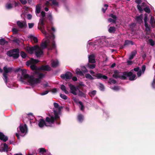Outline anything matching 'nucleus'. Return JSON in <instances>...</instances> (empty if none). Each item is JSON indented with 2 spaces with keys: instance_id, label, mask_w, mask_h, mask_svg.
I'll return each instance as SVG.
<instances>
[{
  "instance_id": "nucleus-4",
  "label": "nucleus",
  "mask_w": 155,
  "mask_h": 155,
  "mask_svg": "<svg viewBox=\"0 0 155 155\" xmlns=\"http://www.w3.org/2000/svg\"><path fill=\"white\" fill-rule=\"evenodd\" d=\"M7 55L9 57H12L14 59L18 58L19 56V50L18 48L13 49L8 51Z\"/></svg>"
},
{
  "instance_id": "nucleus-17",
  "label": "nucleus",
  "mask_w": 155,
  "mask_h": 155,
  "mask_svg": "<svg viewBox=\"0 0 155 155\" xmlns=\"http://www.w3.org/2000/svg\"><path fill=\"white\" fill-rule=\"evenodd\" d=\"M19 128L21 133H24L25 131H26V133L27 132L28 129L27 125L26 124H25L24 126H20Z\"/></svg>"
},
{
  "instance_id": "nucleus-13",
  "label": "nucleus",
  "mask_w": 155,
  "mask_h": 155,
  "mask_svg": "<svg viewBox=\"0 0 155 155\" xmlns=\"http://www.w3.org/2000/svg\"><path fill=\"white\" fill-rule=\"evenodd\" d=\"M93 76H95L98 79H106L108 78L107 76L105 75H103V74L99 73H97L95 75H93Z\"/></svg>"
},
{
  "instance_id": "nucleus-15",
  "label": "nucleus",
  "mask_w": 155,
  "mask_h": 155,
  "mask_svg": "<svg viewBox=\"0 0 155 155\" xmlns=\"http://www.w3.org/2000/svg\"><path fill=\"white\" fill-rule=\"evenodd\" d=\"M40 71L43 70L48 71H50L51 70V68L48 65H43L39 67Z\"/></svg>"
},
{
  "instance_id": "nucleus-40",
  "label": "nucleus",
  "mask_w": 155,
  "mask_h": 155,
  "mask_svg": "<svg viewBox=\"0 0 155 155\" xmlns=\"http://www.w3.org/2000/svg\"><path fill=\"white\" fill-rule=\"evenodd\" d=\"M20 55L23 58H25L26 57L27 54L24 51H21L20 52Z\"/></svg>"
},
{
  "instance_id": "nucleus-30",
  "label": "nucleus",
  "mask_w": 155,
  "mask_h": 155,
  "mask_svg": "<svg viewBox=\"0 0 155 155\" xmlns=\"http://www.w3.org/2000/svg\"><path fill=\"white\" fill-rule=\"evenodd\" d=\"M8 42L6 41L3 38L0 39V44L1 45H3L6 44L8 43Z\"/></svg>"
},
{
  "instance_id": "nucleus-62",
  "label": "nucleus",
  "mask_w": 155,
  "mask_h": 155,
  "mask_svg": "<svg viewBox=\"0 0 155 155\" xmlns=\"http://www.w3.org/2000/svg\"><path fill=\"white\" fill-rule=\"evenodd\" d=\"M151 85L153 88H155V78L153 79V82L152 83Z\"/></svg>"
},
{
  "instance_id": "nucleus-58",
  "label": "nucleus",
  "mask_w": 155,
  "mask_h": 155,
  "mask_svg": "<svg viewBox=\"0 0 155 155\" xmlns=\"http://www.w3.org/2000/svg\"><path fill=\"white\" fill-rule=\"evenodd\" d=\"M109 17H111L114 19H116V20L117 16L116 15H114L112 14H111L110 15Z\"/></svg>"
},
{
  "instance_id": "nucleus-28",
  "label": "nucleus",
  "mask_w": 155,
  "mask_h": 155,
  "mask_svg": "<svg viewBox=\"0 0 155 155\" xmlns=\"http://www.w3.org/2000/svg\"><path fill=\"white\" fill-rule=\"evenodd\" d=\"M41 49L43 50V49L47 48V42L45 41L44 42H42L41 44Z\"/></svg>"
},
{
  "instance_id": "nucleus-56",
  "label": "nucleus",
  "mask_w": 155,
  "mask_h": 155,
  "mask_svg": "<svg viewBox=\"0 0 155 155\" xmlns=\"http://www.w3.org/2000/svg\"><path fill=\"white\" fill-rule=\"evenodd\" d=\"M49 92V91L46 90L40 93V94L41 95H45L48 94Z\"/></svg>"
},
{
  "instance_id": "nucleus-11",
  "label": "nucleus",
  "mask_w": 155,
  "mask_h": 155,
  "mask_svg": "<svg viewBox=\"0 0 155 155\" xmlns=\"http://www.w3.org/2000/svg\"><path fill=\"white\" fill-rule=\"evenodd\" d=\"M72 76V74L70 72H68L66 73L65 74H61V77L62 79H65L66 81H67V80L71 79Z\"/></svg>"
},
{
  "instance_id": "nucleus-34",
  "label": "nucleus",
  "mask_w": 155,
  "mask_h": 155,
  "mask_svg": "<svg viewBox=\"0 0 155 155\" xmlns=\"http://www.w3.org/2000/svg\"><path fill=\"white\" fill-rule=\"evenodd\" d=\"M30 38L31 39V40H33L34 41L35 43H36L38 42V40L37 37L31 35L30 36Z\"/></svg>"
},
{
  "instance_id": "nucleus-42",
  "label": "nucleus",
  "mask_w": 155,
  "mask_h": 155,
  "mask_svg": "<svg viewBox=\"0 0 155 155\" xmlns=\"http://www.w3.org/2000/svg\"><path fill=\"white\" fill-rule=\"evenodd\" d=\"M78 104H80V105L81 106L80 109L81 110H84V107L83 104V103L81 101H79L78 102Z\"/></svg>"
},
{
  "instance_id": "nucleus-47",
  "label": "nucleus",
  "mask_w": 155,
  "mask_h": 155,
  "mask_svg": "<svg viewBox=\"0 0 155 155\" xmlns=\"http://www.w3.org/2000/svg\"><path fill=\"white\" fill-rule=\"evenodd\" d=\"M108 21L110 23H116V19H112L111 18H109L108 19Z\"/></svg>"
},
{
  "instance_id": "nucleus-9",
  "label": "nucleus",
  "mask_w": 155,
  "mask_h": 155,
  "mask_svg": "<svg viewBox=\"0 0 155 155\" xmlns=\"http://www.w3.org/2000/svg\"><path fill=\"white\" fill-rule=\"evenodd\" d=\"M45 120H44L43 119H40L38 121V125L39 127L42 128L44 126L46 127L50 126L48 124L46 123Z\"/></svg>"
},
{
  "instance_id": "nucleus-32",
  "label": "nucleus",
  "mask_w": 155,
  "mask_h": 155,
  "mask_svg": "<svg viewBox=\"0 0 155 155\" xmlns=\"http://www.w3.org/2000/svg\"><path fill=\"white\" fill-rule=\"evenodd\" d=\"M128 77H127V78ZM129 77V80L130 81H133L135 80L136 78V75L135 74H132V75L130 76H128Z\"/></svg>"
},
{
  "instance_id": "nucleus-35",
  "label": "nucleus",
  "mask_w": 155,
  "mask_h": 155,
  "mask_svg": "<svg viewBox=\"0 0 155 155\" xmlns=\"http://www.w3.org/2000/svg\"><path fill=\"white\" fill-rule=\"evenodd\" d=\"M39 152L43 154L47 153L46 150L44 148H40L39 149Z\"/></svg>"
},
{
  "instance_id": "nucleus-48",
  "label": "nucleus",
  "mask_w": 155,
  "mask_h": 155,
  "mask_svg": "<svg viewBox=\"0 0 155 155\" xmlns=\"http://www.w3.org/2000/svg\"><path fill=\"white\" fill-rule=\"evenodd\" d=\"M111 89L116 91H118L120 89L119 87L118 86H115L111 88Z\"/></svg>"
},
{
  "instance_id": "nucleus-43",
  "label": "nucleus",
  "mask_w": 155,
  "mask_h": 155,
  "mask_svg": "<svg viewBox=\"0 0 155 155\" xmlns=\"http://www.w3.org/2000/svg\"><path fill=\"white\" fill-rule=\"evenodd\" d=\"M49 1H52V4L53 5H54L55 6H58V3L56 1V0H49Z\"/></svg>"
},
{
  "instance_id": "nucleus-26",
  "label": "nucleus",
  "mask_w": 155,
  "mask_h": 155,
  "mask_svg": "<svg viewBox=\"0 0 155 155\" xmlns=\"http://www.w3.org/2000/svg\"><path fill=\"white\" fill-rule=\"evenodd\" d=\"M124 45H133L134 44V43L131 41H129L128 40H126L125 41H124Z\"/></svg>"
},
{
  "instance_id": "nucleus-24",
  "label": "nucleus",
  "mask_w": 155,
  "mask_h": 155,
  "mask_svg": "<svg viewBox=\"0 0 155 155\" xmlns=\"http://www.w3.org/2000/svg\"><path fill=\"white\" fill-rule=\"evenodd\" d=\"M60 88L65 94H67L69 93L68 91L67 90L66 87L64 85H61V86Z\"/></svg>"
},
{
  "instance_id": "nucleus-3",
  "label": "nucleus",
  "mask_w": 155,
  "mask_h": 155,
  "mask_svg": "<svg viewBox=\"0 0 155 155\" xmlns=\"http://www.w3.org/2000/svg\"><path fill=\"white\" fill-rule=\"evenodd\" d=\"M39 62L38 60L35 59L31 58L30 60L27 61L26 62V64L27 66L30 65L31 69L34 71L35 74H38L40 71L39 67H38L36 64Z\"/></svg>"
},
{
  "instance_id": "nucleus-41",
  "label": "nucleus",
  "mask_w": 155,
  "mask_h": 155,
  "mask_svg": "<svg viewBox=\"0 0 155 155\" xmlns=\"http://www.w3.org/2000/svg\"><path fill=\"white\" fill-rule=\"evenodd\" d=\"M144 23L145 24H148L147 22L148 19V15L147 14L145 13L144 14Z\"/></svg>"
},
{
  "instance_id": "nucleus-38",
  "label": "nucleus",
  "mask_w": 155,
  "mask_h": 155,
  "mask_svg": "<svg viewBox=\"0 0 155 155\" xmlns=\"http://www.w3.org/2000/svg\"><path fill=\"white\" fill-rule=\"evenodd\" d=\"M116 82L117 81L116 80L112 78H110L109 81H108V83L110 84H111V83L115 84Z\"/></svg>"
},
{
  "instance_id": "nucleus-46",
  "label": "nucleus",
  "mask_w": 155,
  "mask_h": 155,
  "mask_svg": "<svg viewBox=\"0 0 155 155\" xmlns=\"http://www.w3.org/2000/svg\"><path fill=\"white\" fill-rule=\"evenodd\" d=\"M143 10L147 13H149L150 12V10L148 7H146L143 9Z\"/></svg>"
},
{
  "instance_id": "nucleus-52",
  "label": "nucleus",
  "mask_w": 155,
  "mask_h": 155,
  "mask_svg": "<svg viewBox=\"0 0 155 155\" xmlns=\"http://www.w3.org/2000/svg\"><path fill=\"white\" fill-rule=\"evenodd\" d=\"M6 7L7 9H10L12 8V5L11 3H9L7 4L6 5Z\"/></svg>"
},
{
  "instance_id": "nucleus-33",
  "label": "nucleus",
  "mask_w": 155,
  "mask_h": 155,
  "mask_svg": "<svg viewBox=\"0 0 155 155\" xmlns=\"http://www.w3.org/2000/svg\"><path fill=\"white\" fill-rule=\"evenodd\" d=\"M96 91L95 90H94L91 91L90 92H89V94L91 97H93L96 95Z\"/></svg>"
},
{
  "instance_id": "nucleus-44",
  "label": "nucleus",
  "mask_w": 155,
  "mask_h": 155,
  "mask_svg": "<svg viewBox=\"0 0 155 155\" xmlns=\"http://www.w3.org/2000/svg\"><path fill=\"white\" fill-rule=\"evenodd\" d=\"M104 7H106L105 8H102V10L104 13H105L106 10L107 9V7H108V5L107 4H105L104 5Z\"/></svg>"
},
{
  "instance_id": "nucleus-6",
  "label": "nucleus",
  "mask_w": 155,
  "mask_h": 155,
  "mask_svg": "<svg viewBox=\"0 0 155 155\" xmlns=\"http://www.w3.org/2000/svg\"><path fill=\"white\" fill-rule=\"evenodd\" d=\"M17 71H21V76L20 78V80L21 81H23L24 79H29L31 77L28 74H27V71L25 69H22L20 68L17 70Z\"/></svg>"
},
{
  "instance_id": "nucleus-29",
  "label": "nucleus",
  "mask_w": 155,
  "mask_h": 155,
  "mask_svg": "<svg viewBox=\"0 0 155 155\" xmlns=\"http://www.w3.org/2000/svg\"><path fill=\"white\" fill-rule=\"evenodd\" d=\"M78 95L79 96L81 97H86V94L84 92H82L80 90L78 89Z\"/></svg>"
},
{
  "instance_id": "nucleus-7",
  "label": "nucleus",
  "mask_w": 155,
  "mask_h": 155,
  "mask_svg": "<svg viewBox=\"0 0 155 155\" xmlns=\"http://www.w3.org/2000/svg\"><path fill=\"white\" fill-rule=\"evenodd\" d=\"M3 69L4 73L3 75L4 78V80L5 82L7 83L8 79L7 74L12 72V68L11 67L8 68L7 66H5L3 67Z\"/></svg>"
},
{
  "instance_id": "nucleus-21",
  "label": "nucleus",
  "mask_w": 155,
  "mask_h": 155,
  "mask_svg": "<svg viewBox=\"0 0 155 155\" xmlns=\"http://www.w3.org/2000/svg\"><path fill=\"white\" fill-rule=\"evenodd\" d=\"M59 63L58 60L52 61L51 63V66L53 68H56L59 65Z\"/></svg>"
},
{
  "instance_id": "nucleus-55",
  "label": "nucleus",
  "mask_w": 155,
  "mask_h": 155,
  "mask_svg": "<svg viewBox=\"0 0 155 155\" xmlns=\"http://www.w3.org/2000/svg\"><path fill=\"white\" fill-rule=\"evenodd\" d=\"M137 7L138 10L140 12H142L143 11V10L140 5H138L137 6Z\"/></svg>"
},
{
  "instance_id": "nucleus-39",
  "label": "nucleus",
  "mask_w": 155,
  "mask_h": 155,
  "mask_svg": "<svg viewBox=\"0 0 155 155\" xmlns=\"http://www.w3.org/2000/svg\"><path fill=\"white\" fill-rule=\"evenodd\" d=\"M85 77L86 78L90 79L91 80H93L94 78L89 74H85Z\"/></svg>"
},
{
  "instance_id": "nucleus-63",
  "label": "nucleus",
  "mask_w": 155,
  "mask_h": 155,
  "mask_svg": "<svg viewBox=\"0 0 155 155\" xmlns=\"http://www.w3.org/2000/svg\"><path fill=\"white\" fill-rule=\"evenodd\" d=\"M82 70L84 73L87 72L88 71L87 69L84 66L82 68Z\"/></svg>"
},
{
  "instance_id": "nucleus-19",
  "label": "nucleus",
  "mask_w": 155,
  "mask_h": 155,
  "mask_svg": "<svg viewBox=\"0 0 155 155\" xmlns=\"http://www.w3.org/2000/svg\"><path fill=\"white\" fill-rule=\"evenodd\" d=\"M0 140L4 142H5L8 140V137L5 135L3 133L0 132Z\"/></svg>"
},
{
  "instance_id": "nucleus-20",
  "label": "nucleus",
  "mask_w": 155,
  "mask_h": 155,
  "mask_svg": "<svg viewBox=\"0 0 155 155\" xmlns=\"http://www.w3.org/2000/svg\"><path fill=\"white\" fill-rule=\"evenodd\" d=\"M143 15L141 14L139 16L136 17V20L138 23L141 24V23H143Z\"/></svg>"
},
{
  "instance_id": "nucleus-60",
  "label": "nucleus",
  "mask_w": 155,
  "mask_h": 155,
  "mask_svg": "<svg viewBox=\"0 0 155 155\" xmlns=\"http://www.w3.org/2000/svg\"><path fill=\"white\" fill-rule=\"evenodd\" d=\"M20 1L22 4L25 5L27 3V1L26 0H19Z\"/></svg>"
},
{
  "instance_id": "nucleus-54",
  "label": "nucleus",
  "mask_w": 155,
  "mask_h": 155,
  "mask_svg": "<svg viewBox=\"0 0 155 155\" xmlns=\"http://www.w3.org/2000/svg\"><path fill=\"white\" fill-rule=\"evenodd\" d=\"M12 31L14 34H17L18 33V30L16 28H13L12 29Z\"/></svg>"
},
{
  "instance_id": "nucleus-51",
  "label": "nucleus",
  "mask_w": 155,
  "mask_h": 155,
  "mask_svg": "<svg viewBox=\"0 0 155 155\" xmlns=\"http://www.w3.org/2000/svg\"><path fill=\"white\" fill-rule=\"evenodd\" d=\"M76 73L77 74L82 75L83 74V72L79 69H77L76 71Z\"/></svg>"
},
{
  "instance_id": "nucleus-50",
  "label": "nucleus",
  "mask_w": 155,
  "mask_h": 155,
  "mask_svg": "<svg viewBox=\"0 0 155 155\" xmlns=\"http://www.w3.org/2000/svg\"><path fill=\"white\" fill-rule=\"evenodd\" d=\"M145 26L146 27L145 30L147 31H150V28L149 26H148V24H145Z\"/></svg>"
},
{
  "instance_id": "nucleus-57",
  "label": "nucleus",
  "mask_w": 155,
  "mask_h": 155,
  "mask_svg": "<svg viewBox=\"0 0 155 155\" xmlns=\"http://www.w3.org/2000/svg\"><path fill=\"white\" fill-rule=\"evenodd\" d=\"M154 20V18L153 17H151L150 19V23L151 25V26H153V20Z\"/></svg>"
},
{
  "instance_id": "nucleus-64",
  "label": "nucleus",
  "mask_w": 155,
  "mask_h": 155,
  "mask_svg": "<svg viewBox=\"0 0 155 155\" xmlns=\"http://www.w3.org/2000/svg\"><path fill=\"white\" fill-rule=\"evenodd\" d=\"M41 14L42 18H44L45 17V12L44 11H42L41 12Z\"/></svg>"
},
{
  "instance_id": "nucleus-10",
  "label": "nucleus",
  "mask_w": 155,
  "mask_h": 155,
  "mask_svg": "<svg viewBox=\"0 0 155 155\" xmlns=\"http://www.w3.org/2000/svg\"><path fill=\"white\" fill-rule=\"evenodd\" d=\"M68 86L70 89V92L74 95H77V94L76 91L77 90H78V88H76L74 85L71 84H69Z\"/></svg>"
},
{
  "instance_id": "nucleus-53",
  "label": "nucleus",
  "mask_w": 155,
  "mask_h": 155,
  "mask_svg": "<svg viewBox=\"0 0 155 155\" xmlns=\"http://www.w3.org/2000/svg\"><path fill=\"white\" fill-rule=\"evenodd\" d=\"M8 145L6 144V143H4V147H3V150L4 151H8L7 149L8 148Z\"/></svg>"
},
{
  "instance_id": "nucleus-49",
  "label": "nucleus",
  "mask_w": 155,
  "mask_h": 155,
  "mask_svg": "<svg viewBox=\"0 0 155 155\" xmlns=\"http://www.w3.org/2000/svg\"><path fill=\"white\" fill-rule=\"evenodd\" d=\"M149 43L151 45L153 46L154 45L155 43L154 41L151 39L149 40Z\"/></svg>"
},
{
  "instance_id": "nucleus-22",
  "label": "nucleus",
  "mask_w": 155,
  "mask_h": 155,
  "mask_svg": "<svg viewBox=\"0 0 155 155\" xmlns=\"http://www.w3.org/2000/svg\"><path fill=\"white\" fill-rule=\"evenodd\" d=\"M56 46L54 41H53L52 42L51 45H49L48 46V49L49 50H52L53 49H54L56 48Z\"/></svg>"
},
{
  "instance_id": "nucleus-45",
  "label": "nucleus",
  "mask_w": 155,
  "mask_h": 155,
  "mask_svg": "<svg viewBox=\"0 0 155 155\" xmlns=\"http://www.w3.org/2000/svg\"><path fill=\"white\" fill-rule=\"evenodd\" d=\"M60 97L63 99L66 100L68 98V97L66 95L63 94H60Z\"/></svg>"
},
{
  "instance_id": "nucleus-8",
  "label": "nucleus",
  "mask_w": 155,
  "mask_h": 155,
  "mask_svg": "<svg viewBox=\"0 0 155 155\" xmlns=\"http://www.w3.org/2000/svg\"><path fill=\"white\" fill-rule=\"evenodd\" d=\"M44 18H41L40 19L39 22V26L38 28L40 30L42 33L45 35H48V33L45 31V23H44Z\"/></svg>"
},
{
  "instance_id": "nucleus-18",
  "label": "nucleus",
  "mask_w": 155,
  "mask_h": 155,
  "mask_svg": "<svg viewBox=\"0 0 155 155\" xmlns=\"http://www.w3.org/2000/svg\"><path fill=\"white\" fill-rule=\"evenodd\" d=\"M17 24L18 26L21 28L26 27L27 26L26 23L25 21L21 22L20 21H18L17 22Z\"/></svg>"
},
{
  "instance_id": "nucleus-2",
  "label": "nucleus",
  "mask_w": 155,
  "mask_h": 155,
  "mask_svg": "<svg viewBox=\"0 0 155 155\" xmlns=\"http://www.w3.org/2000/svg\"><path fill=\"white\" fill-rule=\"evenodd\" d=\"M132 74V72L131 71L120 72L117 70H115L114 72L112 77L115 79L119 78L121 80H125L127 79V77L130 76Z\"/></svg>"
},
{
  "instance_id": "nucleus-31",
  "label": "nucleus",
  "mask_w": 155,
  "mask_h": 155,
  "mask_svg": "<svg viewBox=\"0 0 155 155\" xmlns=\"http://www.w3.org/2000/svg\"><path fill=\"white\" fill-rule=\"evenodd\" d=\"M84 116L81 114H80L78 115V119L79 121L81 122L83 120Z\"/></svg>"
},
{
  "instance_id": "nucleus-27",
  "label": "nucleus",
  "mask_w": 155,
  "mask_h": 155,
  "mask_svg": "<svg viewBox=\"0 0 155 155\" xmlns=\"http://www.w3.org/2000/svg\"><path fill=\"white\" fill-rule=\"evenodd\" d=\"M137 52L136 51H134L131 52V54L130 56L129 59L130 60L132 59L134 56H135Z\"/></svg>"
},
{
  "instance_id": "nucleus-23",
  "label": "nucleus",
  "mask_w": 155,
  "mask_h": 155,
  "mask_svg": "<svg viewBox=\"0 0 155 155\" xmlns=\"http://www.w3.org/2000/svg\"><path fill=\"white\" fill-rule=\"evenodd\" d=\"M116 31L114 27H110L108 29V31L110 33H114Z\"/></svg>"
},
{
  "instance_id": "nucleus-25",
  "label": "nucleus",
  "mask_w": 155,
  "mask_h": 155,
  "mask_svg": "<svg viewBox=\"0 0 155 155\" xmlns=\"http://www.w3.org/2000/svg\"><path fill=\"white\" fill-rule=\"evenodd\" d=\"M41 11V5H37L36 7L35 12L36 14L39 13Z\"/></svg>"
},
{
  "instance_id": "nucleus-59",
  "label": "nucleus",
  "mask_w": 155,
  "mask_h": 155,
  "mask_svg": "<svg viewBox=\"0 0 155 155\" xmlns=\"http://www.w3.org/2000/svg\"><path fill=\"white\" fill-rule=\"evenodd\" d=\"M12 41L13 42L16 43L18 44L20 42V41L18 38L15 39L14 40H13Z\"/></svg>"
},
{
  "instance_id": "nucleus-1",
  "label": "nucleus",
  "mask_w": 155,
  "mask_h": 155,
  "mask_svg": "<svg viewBox=\"0 0 155 155\" xmlns=\"http://www.w3.org/2000/svg\"><path fill=\"white\" fill-rule=\"evenodd\" d=\"M54 116H51L49 115L50 117H47L45 119V121L49 124H53L54 121L57 124L59 125L61 123V120L60 117L58 115V112L57 110H54Z\"/></svg>"
},
{
  "instance_id": "nucleus-16",
  "label": "nucleus",
  "mask_w": 155,
  "mask_h": 155,
  "mask_svg": "<svg viewBox=\"0 0 155 155\" xmlns=\"http://www.w3.org/2000/svg\"><path fill=\"white\" fill-rule=\"evenodd\" d=\"M88 61L89 63H94L96 62L95 58V56L92 54L89 55L88 56Z\"/></svg>"
},
{
  "instance_id": "nucleus-12",
  "label": "nucleus",
  "mask_w": 155,
  "mask_h": 155,
  "mask_svg": "<svg viewBox=\"0 0 155 155\" xmlns=\"http://www.w3.org/2000/svg\"><path fill=\"white\" fill-rule=\"evenodd\" d=\"M38 48H37L35 51V55L37 57H40L41 55L43 54V49H41L38 45Z\"/></svg>"
},
{
  "instance_id": "nucleus-14",
  "label": "nucleus",
  "mask_w": 155,
  "mask_h": 155,
  "mask_svg": "<svg viewBox=\"0 0 155 155\" xmlns=\"http://www.w3.org/2000/svg\"><path fill=\"white\" fill-rule=\"evenodd\" d=\"M37 48H38V45H36L33 47L28 48H27V51L30 54H32L33 52L35 51Z\"/></svg>"
},
{
  "instance_id": "nucleus-61",
  "label": "nucleus",
  "mask_w": 155,
  "mask_h": 155,
  "mask_svg": "<svg viewBox=\"0 0 155 155\" xmlns=\"http://www.w3.org/2000/svg\"><path fill=\"white\" fill-rule=\"evenodd\" d=\"M47 16L49 20L51 21L52 20V17L51 14H48Z\"/></svg>"
},
{
  "instance_id": "nucleus-36",
  "label": "nucleus",
  "mask_w": 155,
  "mask_h": 155,
  "mask_svg": "<svg viewBox=\"0 0 155 155\" xmlns=\"http://www.w3.org/2000/svg\"><path fill=\"white\" fill-rule=\"evenodd\" d=\"M95 65L94 64H90L88 63L87 66L90 69H93L95 67Z\"/></svg>"
},
{
  "instance_id": "nucleus-5",
  "label": "nucleus",
  "mask_w": 155,
  "mask_h": 155,
  "mask_svg": "<svg viewBox=\"0 0 155 155\" xmlns=\"http://www.w3.org/2000/svg\"><path fill=\"white\" fill-rule=\"evenodd\" d=\"M39 74L38 78H34L33 77H31L29 80L28 82L31 85H33L35 84L40 83L41 82V79L44 76V74L41 73Z\"/></svg>"
},
{
  "instance_id": "nucleus-37",
  "label": "nucleus",
  "mask_w": 155,
  "mask_h": 155,
  "mask_svg": "<svg viewBox=\"0 0 155 155\" xmlns=\"http://www.w3.org/2000/svg\"><path fill=\"white\" fill-rule=\"evenodd\" d=\"M99 89L102 91H103L104 90V87L103 84L101 83H100L99 84Z\"/></svg>"
}]
</instances>
